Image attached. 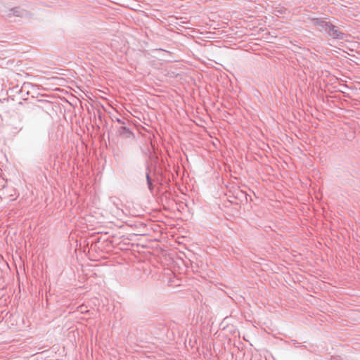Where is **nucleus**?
Here are the masks:
<instances>
[{
	"mask_svg": "<svg viewBox=\"0 0 360 360\" xmlns=\"http://www.w3.org/2000/svg\"><path fill=\"white\" fill-rule=\"evenodd\" d=\"M150 169L148 165L146 167V178L147 181V185L148 189L152 192L153 191V184L152 182V179L150 176Z\"/></svg>",
	"mask_w": 360,
	"mask_h": 360,
	"instance_id": "20e7f679",
	"label": "nucleus"
},
{
	"mask_svg": "<svg viewBox=\"0 0 360 360\" xmlns=\"http://www.w3.org/2000/svg\"><path fill=\"white\" fill-rule=\"evenodd\" d=\"M117 122L121 123V124L124 123V122L122 121L120 119H117Z\"/></svg>",
	"mask_w": 360,
	"mask_h": 360,
	"instance_id": "39448f33",
	"label": "nucleus"
},
{
	"mask_svg": "<svg viewBox=\"0 0 360 360\" xmlns=\"http://www.w3.org/2000/svg\"><path fill=\"white\" fill-rule=\"evenodd\" d=\"M311 22L319 31L326 32L328 37L333 39L344 40L346 38V34L342 32L339 27L333 25L330 21H326L322 18H313Z\"/></svg>",
	"mask_w": 360,
	"mask_h": 360,
	"instance_id": "f257e3e1",
	"label": "nucleus"
},
{
	"mask_svg": "<svg viewBox=\"0 0 360 360\" xmlns=\"http://www.w3.org/2000/svg\"><path fill=\"white\" fill-rule=\"evenodd\" d=\"M117 134L122 138L129 139L133 138L134 134L129 128L124 126H121L117 129Z\"/></svg>",
	"mask_w": 360,
	"mask_h": 360,
	"instance_id": "7ed1b4c3",
	"label": "nucleus"
},
{
	"mask_svg": "<svg viewBox=\"0 0 360 360\" xmlns=\"http://www.w3.org/2000/svg\"><path fill=\"white\" fill-rule=\"evenodd\" d=\"M39 108L38 106H37V107L34 108V109H33V110H38Z\"/></svg>",
	"mask_w": 360,
	"mask_h": 360,
	"instance_id": "423d86ee",
	"label": "nucleus"
},
{
	"mask_svg": "<svg viewBox=\"0 0 360 360\" xmlns=\"http://www.w3.org/2000/svg\"><path fill=\"white\" fill-rule=\"evenodd\" d=\"M6 16L8 18H11L12 16L20 17L22 18H29L30 17V13L27 10L17 6L13 8H11L8 11Z\"/></svg>",
	"mask_w": 360,
	"mask_h": 360,
	"instance_id": "f03ea898",
	"label": "nucleus"
}]
</instances>
